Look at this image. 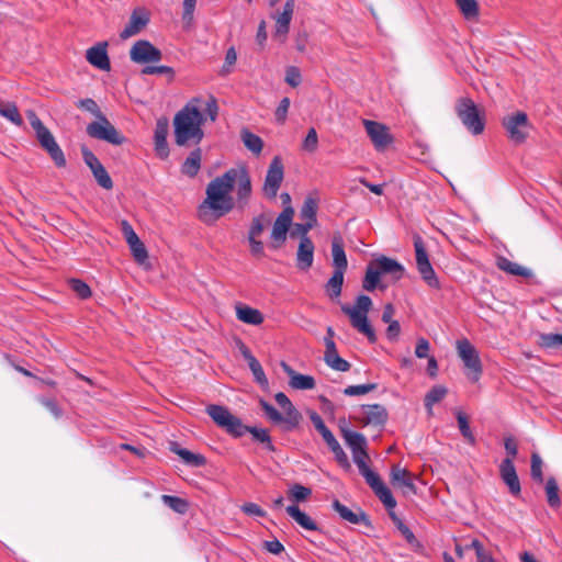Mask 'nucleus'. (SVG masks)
I'll return each mask as SVG.
<instances>
[{
  "mask_svg": "<svg viewBox=\"0 0 562 562\" xmlns=\"http://www.w3.org/2000/svg\"><path fill=\"white\" fill-rule=\"evenodd\" d=\"M235 176V168H231L206 186V198L198 207V217L201 222L213 225L235 209V201L231 195Z\"/></svg>",
  "mask_w": 562,
  "mask_h": 562,
  "instance_id": "f257e3e1",
  "label": "nucleus"
},
{
  "mask_svg": "<svg viewBox=\"0 0 562 562\" xmlns=\"http://www.w3.org/2000/svg\"><path fill=\"white\" fill-rule=\"evenodd\" d=\"M201 98H192L173 117L175 142L178 146L199 145L204 138Z\"/></svg>",
  "mask_w": 562,
  "mask_h": 562,
  "instance_id": "f03ea898",
  "label": "nucleus"
},
{
  "mask_svg": "<svg viewBox=\"0 0 562 562\" xmlns=\"http://www.w3.org/2000/svg\"><path fill=\"white\" fill-rule=\"evenodd\" d=\"M404 272V267L397 260L381 255L368 263L362 288L368 292H373L376 288L384 290L386 285L381 284L382 276H390L394 281H398Z\"/></svg>",
  "mask_w": 562,
  "mask_h": 562,
  "instance_id": "7ed1b4c3",
  "label": "nucleus"
},
{
  "mask_svg": "<svg viewBox=\"0 0 562 562\" xmlns=\"http://www.w3.org/2000/svg\"><path fill=\"white\" fill-rule=\"evenodd\" d=\"M372 304L370 296L360 294L357 296L356 304L353 306L341 305V311L344 314L349 316L351 326L359 333L367 336L371 344H374L378 338L368 319V313L372 308Z\"/></svg>",
  "mask_w": 562,
  "mask_h": 562,
  "instance_id": "20e7f679",
  "label": "nucleus"
},
{
  "mask_svg": "<svg viewBox=\"0 0 562 562\" xmlns=\"http://www.w3.org/2000/svg\"><path fill=\"white\" fill-rule=\"evenodd\" d=\"M30 124L35 131L41 147L49 155L57 168L66 167V158L50 131L43 124L40 117L33 112L27 115Z\"/></svg>",
  "mask_w": 562,
  "mask_h": 562,
  "instance_id": "39448f33",
  "label": "nucleus"
},
{
  "mask_svg": "<svg viewBox=\"0 0 562 562\" xmlns=\"http://www.w3.org/2000/svg\"><path fill=\"white\" fill-rule=\"evenodd\" d=\"M356 465L359 469V473L364 477L367 484L372 488L385 508L394 509L396 507V499L391 490L383 483L380 475L370 469L367 460H357Z\"/></svg>",
  "mask_w": 562,
  "mask_h": 562,
  "instance_id": "423d86ee",
  "label": "nucleus"
},
{
  "mask_svg": "<svg viewBox=\"0 0 562 562\" xmlns=\"http://www.w3.org/2000/svg\"><path fill=\"white\" fill-rule=\"evenodd\" d=\"M456 113L463 125L474 135L483 133L484 117L480 114L474 101L470 98H461L456 103Z\"/></svg>",
  "mask_w": 562,
  "mask_h": 562,
  "instance_id": "0eeeda50",
  "label": "nucleus"
},
{
  "mask_svg": "<svg viewBox=\"0 0 562 562\" xmlns=\"http://www.w3.org/2000/svg\"><path fill=\"white\" fill-rule=\"evenodd\" d=\"M502 125L506 131L507 137L515 145L524 144L532 128L528 115L522 111L505 116L502 120Z\"/></svg>",
  "mask_w": 562,
  "mask_h": 562,
  "instance_id": "6e6552de",
  "label": "nucleus"
},
{
  "mask_svg": "<svg viewBox=\"0 0 562 562\" xmlns=\"http://www.w3.org/2000/svg\"><path fill=\"white\" fill-rule=\"evenodd\" d=\"M457 352L464 364L465 375L472 382H477L483 369L476 348L470 342L469 339L463 338L457 340Z\"/></svg>",
  "mask_w": 562,
  "mask_h": 562,
  "instance_id": "1a4fd4ad",
  "label": "nucleus"
},
{
  "mask_svg": "<svg viewBox=\"0 0 562 562\" xmlns=\"http://www.w3.org/2000/svg\"><path fill=\"white\" fill-rule=\"evenodd\" d=\"M310 418L315 429L321 434L324 441L334 453L337 463L344 469H350V462L346 452L344 451V449L341 448V446L339 445L330 429L325 425L322 417L316 412H311Z\"/></svg>",
  "mask_w": 562,
  "mask_h": 562,
  "instance_id": "9d476101",
  "label": "nucleus"
},
{
  "mask_svg": "<svg viewBox=\"0 0 562 562\" xmlns=\"http://www.w3.org/2000/svg\"><path fill=\"white\" fill-rule=\"evenodd\" d=\"M87 134L92 138L104 140L112 145H122L126 140L105 115L88 124Z\"/></svg>",
  "mask_w": 562,
  "mask_h": 562,
  "instance_id": "9b49d317",
  "label": "nucleus"
},
{
  "mask_svg": "<svg viewBox=\"0 0 562 562\" xmlns=\"http://www.w3.org/2000/svg\"><path fill=\"white\" fill-rule=\"evenodd\" d=\"M206 413L213 422L221 428L225 429L229 435L240 437L241 419L233 415L227 407L211 404L206 407Z\"/></svg>",
  "mask_w": 562,
  "mask_h": 562,
  "instance_id": "f8f14e48",
  "label": "nucleus"
},
{
  "mask_svg": "<svg viewBox=\"0 0 562 562\" xmlns=\"http://www.w3.org/2000/svg\"><path fill=\"white\" fill-rule=\"evenodd\" d=\"M284 178V166L280 156H274L268 167L262 187L263 195L269 200L277 198Z\"/></svg>",
  "mask_w": 562,
  "mask_h": 562,
  "instance_id": "ddd939ff",
  "label": "nucleus"
},
{
  "mask_svg": "<svg viewBox=\"0 0 562 562\" xmlns=\"http://www.w3.org/2000/svg\"><path fill=\"white\" fill-rule=\"evenodd\" d=\"M235 207L239 211H244L249 205L252 193L251 179L246 167H241L238 169L235 168Z\"/></svg>",
  "mask_w": 562,
  "mask_h": 562,
  "instance_id": "4468645a",
  "label": "nucleus"
},
{
  "mask_svg": "<svg viewBox=\"0 0 562 562\" xmlns=\"http://www.w3.org/2000/svg\"><path fill=\"white\" fill-rule=\"evenodd\" d=\"M81 155L85 164L91 170L97 183L105 190H111L113 188V181L98 157L87 146L81 147Z\"/></svg>",
  "mask_w": 562,
  "mask_h": 562,
  "instance_id": "2eb2a0df",
  "label": "nucleus"
},
{
  "mask_svg": "<svg viewBox=\"0 0 562 562\" xmlns=\"http://www.w3.org/2000/svg\"><path fill=\"white\" fill-rule=\"evenodd\" d=\"M346 420L342 419L340 422L339 428L342 438L345 439L347 446L350 448L353 457V462L357 464V460H367L369 459L367 452V439L366 437L357 431H352L347 429L345 426Z\"/></svg>",
  "mask_w": 562,
  "mask_h": 562,
  "instance_id": "dca6fc26",
  "label": "nucleus"
},
{
  "mask_svg": "<svg viewBox=\"0 0 562 562\" xmlns=\"http://www.w3.org/2000/svg\"><path fill=\"white\" fill-rule=\"evenodd\" d=\"M130 57L137 64L158 63L162 58V53L150 42L139 40L132 46Z\"/></svg>",
  "mask_w": 562,
  "mask_h": 562,
  "instance_id": "f3484780",
  "label": "nucleus"
},
{
  "mask_svg": "<svg viewBox=\"0 0 562 562\" xmlns=\"http://www.w3.org/2000/svg\"><path fill=\"white\" fill-rule=\"evenodd\" d=\"M294 210L292 206H284L283 211L279 214L273 223L271 239L272 247L278 248L286 240V234L292 225Z\"/></svg>",
  "mask_w": 562,
  "mask_h": 562,
  "instance_id": "a211bd4d",
  "label": "nucleus"
},
{
  "mask_svg": "<svg viewBox=\"0 0 562 562\" xmlns=\"http://www.w3.org/2000/svg\"><path fill=\"white\" fill-rule=\"evenodd\" d=\"M363 125L376 150H384L393 142L386 125L370 120H364Z\"/></svg>",
  "mask_w": 562,
  "mask_h": 562,
  "instance_id": "6ab92c4d",
  "label": "nucleus"
},
{
  "mask_svg": "<svg viewBox=\"0 0 562 562\" xmlns=\"http://www.w3.org/2000/svg\"><path fill=\"white\" fill-rule=\"evenodd\" d=\"M387 411L381 404L362 405L361 414L357 417V420L362 426H384L387 422Z\"/></svg>",
  "mask_w": 562,
  "mask_h": 562,
  "instance_id": "aec40b11",
  "label": "nucleus"
},
{
  "mask_svg": "<svg viewBox=\"0 0 562 562\" xmlns=\"http://www.w3.org/2000/svg\"><path fill=\"white\" fill-rule=\"evenodd\" d=\"M236 346L245 360L248 363V367L254 375V380L261 387L266 389L269 385L266 373L260 364V362L256 359V357L251 353L250 349L246 346V344L241 339L236 340Z\"/></svg>",
  "mask_w": 562,
  "mask_h": 562,
  "instance_id": "412c9836",
  "label": "nucleus"
},
{
  "mask_svg": "<svg viewBox=\"0 0 562 562\" xmlns=\"http://www.w3.org/2000/svg\"><path fill=\"white\" fill-rule=\"evenodd\" d=\"M149 12L144 8H136L133 10L130 21L124 30L120 33L122 40H127L138 34L149 23Z\"/></svg>",
  "mask_w": 562,
  "mask_h": 562,
  "instance_id": "4be33fe9",
  "label": "nucleus"
},
{
  "mask_svg": "<svg viewBox=\"0 0 562 562\" xmlns=\"http://www.w3.org/2000/svg\"><path fill=\"white\" fill-rule=\"evenodd\" d=\"M499 475L503 482L507 485L509 493L518 497L521 493L519 477L512 458H505L499 465Z\"/></svg>",
  "mask_w": 562,
  "mask_h": 562,
  "instance_id": "5701e85b",
  "label": "nucleus"
},
{
  "mask_svg": "<svg viewBox=\"0 0 562 562\" xmlns=\"http://www.w3.org/2000/svg\"><path fill=\"white\" fill-rule=\"evenodd\" d=\"M295 0H286L282 12L272 15V18L276 20L274 36L280 38L281 42L285 41V37L290 31V23L293 16Z\"/></svg>",
  "mask_w": 562,
  "mask_h": 562,
  "instance_id": "b1692460",
  "label": "nucleus"
},
{
  "mask_svg": "<svg viewBox=\"0 0 562 562\" xmlns=\"http://www.w3.org/2000/svg\"><path fill=\"white\" fill-rule=\"evenodd\" d=\"M331 507L340 516L341 519L348 521L349 524L371 527V520L369 516L361 508H357V510L353 512L338 499L333 502Z\"/></svg>",
  "mask_w": 562,
  "mask_h": 562,
  "instance_id": "393cba45",
  "label": "nucleus"
},
{
  "mask_svg": "<svg viewBox=\"0 0 562 562\" xmlns=\"http://www.w3.org/2000/svg\"><path fill=\"white\" fill-rule=\"evenodd\" d=\"M108 43H98L90 47L86 53L87 60L100 70L109 71L111 69L110 58L106 52Z\"/></svg>",
  "mask_w": 562,
  "mask_h": 562,
  "instance_id": "a878e982",
  "label": "nucleus"
},
{
  "mask_svg": "<svg viewBox=\"0 0 562 562\" xmlns=\"http://www.w3.org/2000/svg\"><path fill=\"white\" fill-rule=\"evenodd\" d=\"M274 400L278 403V405L284 409L286 415V431H292L295 429L301 419L302 415L300 412L294 407L292 402L289 400V397L283 393L279 392L274 395Z\"/></svg>",
  "mask_w": 562,
  "mask_h": 562,
  "instance_id": "bb28decb",
  "label": "nucleus"
},
{
  "mask_svg": "<svg viewBox=\"0 0 562 562\" xmlns=\"http://www.w3.org/2000/svg\"><path fill=\"white\" fill-rule=\"evenodd\" d=\"M169 124L167 119L160 117L157 120L154 140L157 156L165 159L169 156V147L167 143Z\"/></svg>",
  "mask_w": 562,
  "mask_h": 562,
  "instance_id": "cd10ccee",
  "label": "nucleus"
},
{
  "mask_svg": "<svg viewBox=\"0 0 562 562\" xmlns=\"http://www.w3.org/2000/svg\"><path fill=\"white\" fill-rule=\"evenodd\" d=\"M314 244L310 237H301L296 254L297 268L300 270H308L314 260Z\"/></svg>",
  "mask_w": 562,
  "mask_h": 562,
  "instance_id": "c85d7f7f",
  "label": "nucleus"
},
{
  "mask_svg": "<svg viewBox=\"0 0 562 562\" xmlns=\"http://www.w3.org/2000/svg\"><path fill=\"white\" fill-rule=\"evenodd\" d=\"M391 483L394 486L406 488L412 494L417 493V487L414 483L412 474L406 470L395 464L391 469Z\"/></svg>",
  "mask_w": 562,
  "mask_h": 562,
  "instance_id": "c756f323",
  "label": "nucleus"
},
{
  "mask_svg": "<svg viewBox=\"0 0 562 562\" xmlns=\"http://www.w3.org/2000/svg\"><path fill=\"white\" fill-rule=\"evenodd\" d=\"M331 255L334 271L345 273L348 267V260L344 249V241L340 235H334L331 239Z\"/></svg>",
  "mask_w": 562,
  "mask_h": 562,
  "instance_id": "7c9ffc66",
  "label": "nucleus"
},
{
  "mask_svg": "<svg viewBox=\"0 0 562 562\" xmlns=\"http://www.w3.org/2000/svg\"><path fill=\"white\" fill-rule=\"evenodd\" d=\"M324 361L328 367L336 371L346 372L350 369V363L342 359L337 351V347L335 342L328 344V347L325 349Z\"/></svg>",
  "mask_w": 562,
  "mask_h": 562,
  "instance_id": "2f4dec72",
  "label": "nucleus"
},
{
  "mask_svg": "<svg viewBox=\"0 0 562 562\" xmlns=\"http://www.w3.org/2000/svg\"><path fill=\"white\" fill-rule=\"evenodd\" d=\"M170 451L179 456L188 465L200 468L206 464V458L203 454L193 453L180 447L178 442H170Z\"/></svg>",
  "mask_w": 562,
  "mask_h": 562,
  "instance_id": "473e14b6",
  "label": "nucleus"
},
{
  "mask_svg": "<svg viewBox=\"0 0 562 562\" xmlns=\"http://www.w3.org/2000/svg\"><path fill=\"white\" fill-rule=\"evenodd\" d=\"M201 161H202V150L200 147H196L189 154V156L186 158V160L181 165L182 175H184L189 178H194L201 169Z\"/></svg>",
  "mask_w": 562,
  "mask_h": 562,
  "instance_id": "72a5a7b5",
  "label": "nucleus"
},
{
  "mask_svg": "<svg viewBox=\"0 0 562 562\" xmlns=\"http://www.w3.org/2000/svg\"><path fill=\"white\" fill-rule=\"evenodd\" d=\"M495 263L499 270H502L510 276H517V277H524V278L531 277V271L529 269L509 260L508 258H506L504 256H497Z\"/></svg>",
  "mask_w": 562,
  "mask_h": 562,
  "instance_id": "f704fd0d",
  "label": "nucleus"
},
{
  "mask_svg": "<svg viewBox=\"0 0 562 562\" xmlns=\"http://www.w3.org/2000/svg\"><path fill=\"white\" fill-rule=\"evenodd\" d=\"M285 510L302 528L311 531H321L317 524L307 514L303 513L297 505H290Z\"/></svg>",
  "mask_w": 562,
  "mask_h": 562,
  "instance_id": "c9c22d12",
  "label": "nucleus"
},
{
  "mask_svg": "<svg viewBox=\"0 0 562 562\" xmlns=\"http://www.w3.org/2000/svg\"><path fill=\"white\" fill-rule=\"evenodd\" d=\"M236 315L239 321L249 325H260L263 322L259 310L240 303L236 305Z\"/></svg>",
  "mask_w": 562,
  "mask_h": 562,
  "instance_id": "e433bc0d",
  "label": "nucleus"
},
{
  "mask_svg": "<svg viewBox=\"0 0 562 562\" xmlns=\"http://www.w3.org/2000/svg\"><path fill=\"white\" fill-rule=\"evenodd\" d=\"M239 432H240V437L244 436L247 432L251 434L252 438L256 441L265 443L266 448L269 451H274L276 450L274 446L272 445L271 437H270V435H269L267 429L258 428V427H252V426H246V425H244L241 423V429H239Z\"/></svg>",
  "mask_w": 562,
  "mask_h": 562,
  "instance_id": "4c0bfd02",
  "label": "nucleus"
},
{
  "mask_svg": "<svg viewBox=\"0 0 562 562\" xmlns=\"http://www.w3.org/2000/svg\"><path fill=\"white\" fill-rule=\"evenodd\" d=\"M240 138L245 147L254 155L259 156L261 154L263 148V140L258 135L251 133L247 128H244L240 132Z\"/></svg>",
  "mask_w": 562,
  "mask_h": 562,
  "instance_id": "58836bf2",
  "label": "nucleus"
},
{
  "mask_svg": "<svg viewBox=\"0 0 562 562\" xmlns=\"http://www.w3.org/2000/svg\"><path fill=\"white\" fill-rule=\"evenodd\" d=\"M271 223L270 215L261 213L251 220L248 237L258 238Z\"/></svg>",
  "mask_w": 562,
  "mask_h": 562,
  "instance_id": "ea45409f",
  "label": "nucleus"
},
{
  "mask_svg": "<svg viewBox=\"0 0 562 562\" xmlns=\"http://www.w3.org/2000/svg\"><path fill=\"white\" fill-rule=\"evenodd\" d=\"M259 404L267 418L273 424H282L283 430L286 431V415L283 416L273 405L265 400H260Z\"/></svg>",
  "mask_w": 562,
  "mask_h": 562,
  "instance_id": "a19ab883",
  "label": "nucleus"
},
{
  "mask_svg": "<svg viewBox=\"0 0 562 562\" xmlns=\"http://www.w3.org/2000/svg\"><path fill=\"white\" fill-rule=\"evenodd\" d=\"M0 115L18 126L23 124V119L19 113L18 106L13 102H0Z\"/></svg>",
  "mask_w": 562,
  "mask_h": 562,
  "instance_id": "79ce46f5",
  "label": "nucleus"
},
{
  "mask_svg": "<svg viewBox=\"0 0 562 562\" xmlns=\"http://www.w3.org/2000/svg\"><path fill=\"white\" fill-rule=\"evenodd\" d=\"M448 390L442 385H435L427 392L424 398V404L429 413H431L432 406L436 403H439L441 400H443Z\"/></svg>",
  "mask_w": 562,
  "mask_h": 562,
  "instance_id": "37998d69",
  "label": "nucleus"
},
{
  "mask_svg": "<svg viewBox=\"0 0 562 562\" xmlns=\"http://www.w3.org/2000/svg\"><path fill=\"white\" fill-rule=\"evenodd\" d=\"M345 273L334 271L331 278L325 284V289L328 292L330 299H337L341 294V288L344 284Z\"/></svg>",
  "mask_w": 562,
  "mask_h": 562,
  "instance_id": "c03bdc74",
  "label": "nucleus"
},
{
  "mask_svg": "<svg viewBox=\"0 0 562 562\" xmlns=\"http://www.w3.org/2000/svg\"><path fill=\"white\" fill-rule=\"evenodd\" d=\"M547 502L551 508H559L561 506V498L559 496V486L557 480L551 476L546 483Z\"/></svg>",
  "mask_w": 562,
  "mask_h": 562,
  "instance_id": "a18cd8bd",
  "label": "nucleus"
},
{
  "mask_svg": "<svg viewBox=\"0 0 562 562\" xmlns=\"http://www.w3.org/2000/svg\"><path fill=\"white\" fill-rule=\"evenodd\" d=\"M317 201L313 198H307L300 211V217L303 221L308 223H313L315 225L317 223L316 212H317Z\"/></svg>",
  "mask_w": 562,
  "mask_h": 562,
  "instance_id": "49530a36",
  "label": "nucleus"
},
{
  "mask_svg": "<svg viewBox=\"0 0 562 562\" xmlns=\"http://www.w3.org/2000/svg\"><path fill=\"white\" fill-rule=\"evenodd\" d=\"M456 3L465 20H475L479 16V4L476 0H456Z\"/></svg>",
  "mask_w": 562,
  "mask_h": 562,
  "instance_id": "de8ad7c7",
  "label": "nucleus"
},
{
  "mask_svg": "<svg viewBox=\"0 0 562 562\" xmlns=\"http://www.w3.org/2000/svg\"><path fill=\"white\" fill-rule=\"evenodd\" d=\"M161 501L170 509L181 515L186 514L189 509L188 501L178 496L164 494Z\"/></svg>",
  "mask_w": 562,
  "mask_h": 562,
  "instance_id": "09e8293b",
  "label": "nucleus"
},
{
  "mask_svg": "<svg viewBox=\"0 0 562 562\" xmlns=\"http://www.w3.org/2000/svg\"><path fill=\"white\" fill-rule=\"evenodd\" d=\"M417 270L422 276V279L434 289H439L440 283L439 280L432 269V266L430 262L423 263L420 266H417Z\"/></svg>",
  "mask_w": 562,
  "mask_h": 562,
  "instance_id": "8fccbe9b",
  "label": "nucleus"
},
{
  "mask_svg": "<svg viewBox=\"0 0 562 562\" xmlns=\"http://www.w3.org/2000/svg\"><path fill=\"white\" fill-rule=\"evenodd\" d=\"M458 427L460 429L461 435L465 438V440L470 445H475V437L470 428L468 416L463 413L458 411L456 413Z\"/></svg>",
  "mask_w": 562,
  "mask_h": 562,
  "instance_id": "3c124183",
  "label": "nucleus"
},
{
  "mask_svg": "<svg viewBox=\"0 0 562 562\" xmlns=\"http://www.w3.org/2000/svg\"><path fill=\"white\" fill-rule=\"evenodd\" d=\"M289 384L295 390H312L315 387V380L311 375L297 373L292 376Z\"/></svg>",
  "mask_w": 562,
  "mask_h": 562,
  "instance_id": "603ef678",
  "label": "nucleus"
},
{
  "mask_svg": "<svg viewBox=\"0 0 562 562\" xmlns=\"http://www.w3.org/2000/svg\"><path fill=\"white\" fill-rule=\"evenodd\" d=\"M288 494L289 498L295 503L305 502L312 495V490L295 483L289 488Z\"/></svg>",
  "mask_w": 562,
  "mask_h": 562,
  "instance_id": "864d4df0",
  "label": "nucleus"
},
{
  "mask_svg": "<svg viewBox=\"0 0 562 562\" xmlns=\"http://www.w3.org/2000/svg\"><path fill=\"white\" fill-rule=\"evenodd\" d=\"M127 245L130 246V249L132 251L134 259L138 263H144L145 260L148 258V252L146 250L145 245L139 239V237L130 241Z\"/></svg>",
  "mask_w": 562,
  "mask_h": 562,
  "instance_id": "5fc2aeb1",
  "label": "nucleus"
},
{
  "mask_svg": "<svg viewBox=\"0 0 562 562\" xmlns=\"http://www.w3.org/2000/svg\"><path fill=\"white\" fill-rule=\"evenodd\" d=\"M414 248L416 255V266H420L426 262H430L428 258V254L423 241V238L419 235L414 236Z\"/></svg>",
  "mask_w": 562,
  "mask_h": 562,
  "instance_id": "6e6d98bb",
  "label": "nucleus"
},
{
  "mask_svg": "<svg viewBox=\"0 0 562 562\" xmlns=\"http://www.w3.org/2000/svg\"><path fill=\"white\" fill-rule=\"evenodd\" d=\"M562 345L561 334H540L539 346L546 349H553Z\"/></svg>",
  "mask_w": 562,
  "mask_h": 562,
  "instance_id": "4d7b16f0",
  "label": "nucleus"
},
{
  "mask_svg": "<svg viewBox=\"0 0 562 562\" xmlns=\"http://www.w3.org/2000/svg\"><path fill=\"white\" fill-rule=\"evenodd\" d=\"M530 473L533 481L539 484L543 482L542 459L537 452L531 454Z\"/></svg>",
  "mask_w": 562,
  "mask_h": 562,
  "instance_id": "13d9d810",
  "label": "nucleus"
},
{
  "mask_svg": "<svg viewBox=\"0 0 562 562\" xmlns=\"http://www.w3.org/2000/svg\"><path fill=\"white\" fill-rule=\"evenodd\" d=\"M378 387L376 383H368L360 385H349L344 390V394L347 396H359L364 395Z\"/></svg>",
  "mask_w": 562,
  "mask_h": 562,
  "instance_id": "bf43d9fd",
  "label": "nucleus"
},
{
  "mask_svg": "<svg viewBox=\"0 0 562 562\" xmlns=\"http://www.w3.org/2000/svg\"><path fill=\"white\" fill-rule=\"evenodd\" d=\"M69 286L82 300L91 296L90 286L82 280L71 279L69 280Z\"/></svg>",
  "mask_w": 562,
  "mask_h": 562,
  "instance_id": "052dcab7",
  "label": "nucleus"
},
{
  "mask_svg": "<svg viewBox=\"0 0 562 562\" xmlns=\"http://www.w3.org/2000/svg\"><path fill=\"white\" fill-rule=\"evenodd\" d=\"M77 108L82 109L85 111L90 112L92 115H94L98 120L103 116L104 114L101 112L98 103L91 99H81L76 103Z\"/></svg>",
  "mask_w": 562,
  "mask_h": 562,
  "instance_id": "680f3d73",
  "label": "nucleus"
},
{
  "mask_svg": "<svg viewBox=\"0 0 562 562\" xmlns=\"http://www.w3.org/2000/svg\"><path fill=\"white\" fill-rule=\"evenodd\" d=\"M196 0H183L182 21L186 27L193 23Z\"/></svg>",
  "mask_w": 562,
  "mask_h": 562,
  "instance_id": "e2e57ef3",
  "label": "nucleus"
},
{
  "mask_svg": "<svg viewBox=\"0 0 562 562\" xmlns=\"http://www.w3.org/2000/svg\"><path fill=\"white\" fill-rule=\"evenodd\" d=\"M142 72L144 75H166L170 81L175 78V70L169 66H146Z\"/></svg>",
  "mask_w": 562,
  "mask_h": 562,
  "instance_id": "0e129e2a",
  "label": "nucleus"
},
{
  "mask_svg": "<svg viewBox=\"0 0 562 562\" xmlns=\"http://www.w3.org/2000/svg\"><path fill=\"white\" fill-rule=\"evenodd\" d=\"M318 136L316 130L311 127L305 136L302 148L308 153H314L317 149Z\"/></svg>",
  "mask_w": 562,
  "mask_h": 562,
  "instance_id": "69168bd1",
  "label": "nucleus"
},
{
  "mask_svg": "<svg viewBox=\"0 0 562 562\" xmlns=\"http://www.w3.org/2000/svg\"><path fill=\"white\" fill-rule=\"evenodd\" d=\"M395 526L412 547L422 548L420 542L417 540L413 531L403 522V520H398V524Z\"/></svg>",
  "mask_w": 562,
  "mask_h": 562,
  "instance_id": "338daca9",
  "label": "nucleus"
},
{
  "mask_svg": "<svg viewBox=\"0 0 562 562\" xmlns=\"http://www.w3.org/2000/svg\"><path fill=\"white\" fill-rule=\"evenodd\" d=\"M301 72H300V69L295 66H290L286 68L285 70V82L295 88L297 87L300 83H301Z\"/></svg>",
  "mask_w": 562,
  "mask_h": 562,
  "instance_id": "774afa93",
  "label": "nucleus"
}]
</instances>
